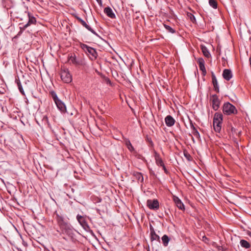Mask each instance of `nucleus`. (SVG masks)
<instances>
[{
  "instance_id": "nucleus-19",
  "label": "nucleus",
  "mask_w": 251,
  "mask_h": 251,
  "mask_svg": "<svg viewBox=\"0 0 251 251\" xmlns=\"http://www.w3.org/2000/svg\"><path fill=\"white\" fill-rule=\"evenodd\" d=\"M76 219L79 222V223L83 227L86 226L87 223L84 218V217L81 215H77L76 216Z\"/></svg>"
},
{
  "instance_id": "nucleus-34",
  "label": "nucleus",
  "mask_w": 251,
  "mask_h": 251,
  "mask_svg": "<svg viewBox=\"0 0 251 251\" xmlns=\"http://www.w3.org/2000/svg\"><path fill=\"white\" fill-rule=\"evenodd\" d=\"M203 240L205 242H206L207 240H208V239L205 236L203 237Z\"/></svg>"
},
{
  "instance_id": "nucleus-25",
  "label": "nucleus",
  "mask_w": 251,
  "mask_h": 251,
  "mask_svg": "<svg viewBox=\"0 0 251 251\" xmlns=\"http://www.w3.org/2000/svg\"><path fill=\"white\" fill-rule=\"evenodd\" d=\"M164 26L168 32L171 33H175L176 32V30L172 28L170 26L166 24H164Z\"/></svg>"
},
{
  "instance_id": "nucleus-1",
  "label": "nucleus",
  "mask_w": 251,
  "mask_h": 251,
  "mask_svg": "<svg viewBox=\"0 0 251 251\" xmlns=\"http://www.w3.org/2000/svg\"><path fill=\"white\" fill-rule=\"evenodd\" d=\"M57 220L62 233L68 235L70 239H72L74 236V231L72 226L65 221L62 217L58 216Z\"/></svg>"
},
{
  "instance_id": "nucleus-26",
  "label": "nucleus",
  "mask_w": 251,
  "mask_h": 251,
  "mask_svg": "<svg viewBox=\"0 0 251 251\" xmlns=\"http://www.w3.org/2000/svg\"><path fill=\"white\" fill-rule=\"evenodd\" d=\"M209 5L213 8L216 9L217 7V3L215 0H209Z\"/></svg>"
},
{
  "instance_id": "nucleus-13",
  "label": "nucleus",
  "mask_w": 251,
  "mask_h": 251,
  "mask_svg": "<svg viewBox=\"0 0 251 251\" xmlns=\"http://www.w3.org/2000/svg\"><path fill=\"white\" fill-rule=\"evenodd\" d=\"M223 76L226 80H229L232 77V74L231 70L225 69L223 73Z\"/></svg>"
},
{
  "instance_id": "nucleus-31",
  "label": "nucleus",
  "mask_w": 251,
  "mask_h": 251,
  "mask_svg": "<svg viewBox=\"0 0 251 251\" xmlns=\"http://www.w3.org/2000/svg\"><path fill=\"white\" fill-rule=\"evenodd\" d=\"M184 155L186 158H187L188 159H189V157H190V155L187 152H184Z\"/></svg>"
},
{
  "instance_id": "nucleus-23",
  "label": "nucleus",
  "mask_w": 251,
  "mask_h": 251,
  "mask_svg": "<svg viewBox=\"0 0 251 251\" xmlns=\"http://www.w3.org/2000/svg\"><path fill=\"white\" fill-rule=\"evenodd\" d=\"M162 241L164 246H167L170 241V238L166 235H164L162 237Z\"/></svg>"
},
{
  "instance_id": "nucleus-17",
  "label": "nucleus",
  "mask_w": 251,
  "mask_h": 251,
  "mask_svg": "<svg viewBox=\"0 0 251 251\" xmlns=\"http://www.w3.org/2000/svg\"><path fill=\"white\" fill-rule=\"evenodd\" d=\"M56 106L62 112H64L66 110V106L63 102H62L60 100H57L55 102Z\"/></svg>"
},
{
  "instance_id": "nucleus-8",
  "label": "nucleus",
  "mask_w": 251,
  "mask_h": 251,
  "mask_svg": "<svg viewBox=\"0 0 251 251\" xmlns=\"http://www.w3.org/2000/svg\"><path fill=\"white\" fill-rule=\"evenodd\" d=\"M25 13L27 14V15L28 16V21L27 23H26V24H25L24 25V26L23 27V30H25L27 27H28L29 26H30L31 25H35L36 23V18L34 16L31 15L29 12H25Z\"/></svg>"
},
{
  "instance_id": "nucleus-36",
  "label": "nucleus",
  "mask_w": 251,
  "mask_h": 251,
  "mask_svg": "<svg viewBox=\"0 0 251 251\" xmlns=\"http://www.w3.org/2000/svg\"><path fill=\"white\" fill-rule=\"evenodd\" d=\"M98 3H101V0H96Z\"/></svg>"
},
{
  "instance_id": "nucleus-7",
  "label": "nucleus",
  "mask_w": 251,
  "mask_h": 251,
  "mask_svg": "<svg viewBox=\"0 0 251 251\" xmlns=\"http://www.w3.org/2000/svg\"><path fill=\"white\" fill-rule=\"evenodd\" d=\"M148 207L151 210H156L159 208V204L157 200H148L147 201Z\"/></svg>"
},
{
  "instance_id": "nucleus-20",
  "label": "nucleus",
  "mask_w": 251,
  "mask_h": 251,
  "mask_svg": "<svg viewBox=\"0 0 251 251\" xmlns=\"http://www.w3.org/2000/svg\"><path fill=\"white\" fill-rule=\"evenodd\" d=\"M133 176H135L139 181L142 182L144 180V177L142 174L141 173L134 172L133 173Z\"/></svg>"
},
{
  "instance_id": "nucleus-6",
  "label": "nucleus",
  "mask_w": 251,
  "mask_h": 251,
  "mask_svg": "<svg viewBox=\"0 0 251 251\" xmlns=\"http://www.w3.org/2000/svg\"><path fill=\"white\" fill-rule=\"evenodd\" d=\"M210 100L212 101L213 109L215 111L217 110L220 105V100L218 97L216 95H213L210 96Z\"/></svg>"
},
{
  "instance_id": "nucleus-27",
  "label": "nucleus",
  "mask_w": 251,
  "mask_h": 251,
  "mask_svg": "<svg viewBox=\"0 0 251 251\" xmlns=\"http://www.w3.org/2000/svg\"><path fill=\"white\" fill-rule=\"evenodd\" d=\"M126 145L127 146V147L128 148V149L130 151H133L134 150V148L133 147V146H132L130 142L129 141H127L126 142Z\"/></svg>"
},
{
  "instance_id": "nucleus-12",
  "label": "nucleus",
  "mask_w": 251,
  "mask_h": 251,
  "mask_svg": "<svg viewBox=\"0 0 251 251\" xmlns=\"http://www.w3.org/2000/svg\"><path fill=\"white\" fill-rule=\"evenodd\" d=\"M165 122L167 126L171 127L174 125L175 120L172 116L168 115L165 118Z\"/></svg>"
},
{
  "instance_id": "nucleus-22",
  "label": "nucleus",
  "mask_w": 251,
  "mask_h": 251,
  "mask_svg": "<svg viewBox=\"0 0 251 251\" xmlns=\"http://www.w3.org/2000/svg\"><path fill=\"white\" fill-rule=\"evenodd\" d=\"M201 50L203 55L207 58H209L211 55L206 47L204 46L201 47Z\"/></svg>"
},
{
  "instance_id": "nucleus-18",
  "label": "nucleus",
  "mask_w": 251,
  "mask_h": 251,
  "mask_svg": "<svg viewBox=\"0 0 251 251\" xmlns=\"http://www.w3.org/2000/svg\"><path fill=\"white\" fill-rule=\"evenodd\" d=\"M190 127L192 130V133L193 134V135L197 139H200V134L197 129L196 128V127L194 126L193 123H191L190 124Z\"/></svg>"
},
{
  "instance_id": "nucleus-11",
  "label": "nucleus",
  "mask_w": 251,
  "mask_h": 251,
  "mask_svg": "<svg viewBox=\"0 0 251 251\" xmlns=\"http://www.w3.org/2000/svg\"><path fill=\"white\" fill-rule=\"evenodd\" d=\"M103 11H104V13L108 17H109L111 19H115L116 18V15L111 7H110L109 6L106 7L105 8H104Z\"/></svg>"
},
{
  "instance_id": "nucleus-15",
  "label": "nucleus",
  "mask_w": 251,
  "mask_h": 251,
  "mask_svg": "<svg viewBox=\"0 0 251 251\" xmlns=\"http://www.w3.org/2000/svg\"><path fill=\"white\" fill-rule=\"evenodd\" d=\"M150 230H151V240L152 241H153V240L159 241L160 237L158 235H157L156 234L153 227L151 226H150Z\"/></svg>"
},
{
  "instance_id": "nucleus-30",
  "label": "nucleus",
  "mask_w": 251,
  "mask_h": 251,
  "mask_svg": "<svg viewBox=\"0 0 251 251\" xmlns=\"http://www.w3.org/2000/svg\"><path fill=\"white\" fill-rule=\"evenodd\" d=\"M199 68L200 70H201L203 72V73H206V69L204 65L199 66Z\"/></svg>"
},
{
  "instance_id": "nucleus-14",
  "label": "nucleus",
  "mask_w": 251,
  "mask_h": 251,
  "mask_svg": "<svg viewBox=\"0 0 251 251\" xmlns=\"http://www.w3.org/2000/svg\"><path fill=\"white\" fill-rule=\"evenodd\" d=\"M212 84L213 85L214 90L216 92L219 93V86L216 77L213 73H212Z\"/></svg>"
},
{
  "instance_id": "nucleus-28",
  "label": "nucleus",
  "mask_w": 251,
  "mask_h": 251,
  "mask_svg": "<svg viewBox=\"0 0 251 251\" xmlns=\"http://www.w3.org/2000/svg\"><path fill=\"white\" fill-rule=\"evenodd\" d=\"M198 63L199 66L204 65L205 64L204 60L202 58H199L198 59Z\"/></svg>"
},
{
  "instance_id": "nucleus-2",
  "label": "nucleus",
  "mask_w": 251,
  "mask_h": 251,
  "mask_svg": "<svg viewBox=\"0 0 251 251\" xmlns=\"http://www.w3.org/2000/svg\"><path fill=\"white\" fill-rule=\"evenodd\" d=\"M223 122V115L221 113H216L214 114L213 125L214 130L219 133L221 130Z\"/></svg>"
},
{
  "instance_id": "nucleus-9",
  "label": "nucleus",
  "mask_w": 251,
  "mask_h": 251,
  "mask_svg": "<svg viewBox=\"0 0 251 251\" xmlns=\"http://www.w3.org/2000/svg\"><path fill=\"white\" fill-rule=\"evenodd\" d=\"M77 20L80 23V24L85 27L87 29L91 32L93 34L96 36H98V34L89 25L87 24V23L83 20L80 17H77L76 18Z\"/></svg>"
},
{
  "instance_id": "nucleus-29",
  "label": "nucleus",
  "mask_w": 251,
  "mask_h": 251,
  "mask_svg": "<svg viewBox=\"0 0 251 251\" xmlns=\"http://www.w3.org/2000/svg\"><path fill=\"white\" fill-rule=\"evenodd\" d=\"M52 96L54 102L56 101L57 100H59L57 95L54 92H52Z\"/></svg>"
},
{
  "instance_id": "nucleus-3",
  "label": "nucleus",
  "mask_w": 251,
  "mask_h": 251,
  "mask_svg": "<svg viewBox=\"0 0 251 251\" xmlns=\"http://www.w3.org/2000/svg\"><path fill=\"white\" fill-rule=\"evenodd\" d=\"M223 112L225 115H231L232 114H236L237 113V110L233 105L229 102H226L223 105Z\"/></svg>"
},
{
  "instance_id": "nucleus-21",
  "label": "nucleus",
  "mask_w": 251,
  "mask_h": 251,
  "mask_svg": "<svg viewBox=\"0 0 251 251\" xmlns=\"http://www.w3.org/2000/svg\"><path fill=\"white\" fill-rule=\"evenodd\" d=\"M241 246L245 249H249L250 247V243L245 240H241L240 242Z\"/></svg>"
},
{
  "instance_id": "nucleus-4",
  "label": "nucleus",
  "mask_w": 251,
  "mask_h": 251,
  "mask_svg": "<svg viewBox=\"0 0 251 251\" xmlns=\"http://www.w3.org/2000/svg\"><path fill=\"white\" fill-rule=\"evenodd\" d=\"M60 76L62 80L66 83H69L72 81V76L68 69L63 68L61 69Z\"/></svg>"
},
{
  "instance_id": "nucleus-24",
  "label": "nucleus",
  "mask_w": 251,
  "mask_h": 251,
  "mask_svg": "<svg viewBox=\"0 0 251 251\" xmlns=\"http://www.w3.org/2000/svg\"><path fill=\"white\" fill-rule=\"evenodd\" d=\"M69 61L74 64H78V63L76 60L75 55H71L69 57Z\"/></svg>"
},
{
  "instance_id": "nucleus-33",
  "label": "nucleus",
  "mask_w": 251,
  "mask_h": 251,
  "mask_svg": "<svg viewBox=\"0 0 251 251\" xmlns=\"http://www.w3.org/2000/svg\"><path fill=\"white\" fill-rule=\"evenodd\" d=\"M19 90H20V92H22V93H23V89L22 88V86L21 85V86L19 85Z\"/></svg>"
},
{
  "instance_id": "nucleus-5",
  "label": "nucleus",
  "mask_w": 251,
  "mask_h": 251,
  "mask_svg": "<svg viewBox=\"0 0 251 251\" xmlns=\"http://www.w3.org/2000/svg\"><path fill=\"white\" fill-rule=\"evenodd\" d=\"M80 47L82 48V49L84 51L91 54L93 58H96L97 53L95 49L89 47L84 44H81Z\"/></svg>"
},
{
  "instance_id": "nucleus-16",
  "label": "nucleus",
  "mask_w": 251,
  "mask_h": 251,
  "mask_svg": "<svg viewBox=\"0 0 251 251\" xmlns=\"http://www.w3.org/2000/svg\"><path fill=\"white\" fill-rule=\"evenodd\" d=\"M154 157L155 160V163L157 166H162L164 164L160 156V155L157 153L156 151L154 152Z\"/></svg>"
},
{
  "instance_id": "nucleus-35",
  "label": "nucleus",
  "mask_w": 251,
  "mask_h": 251,
  "mask_svg": "<svg viewBox=\"0 0 251 251\" xmlns=\"http://www.w3.org/2000/svg\"><path fill=\"white\" fill-rule=\"evenodd\" d=\"M44 120H46V121H48V118L47 117H44Z\"/></svg>"
},
{
  "instance_id": "nucleus-32",
  "label": "nucleus",
  "mask_w": 251,
  "mask_h": 251,
  "mask_svg": "<svg viewBox=\"0 0 251 251\" xmlns=\"http://www.w3.org/2000/svg\"><path fill=\"white\" fill-rule=\"evenodd\" d=\"M163 169V170L164 171L165 173L166 174H167L168 173V171L167 170L166 168V167L165 166V165L164 164L163 166H161Z\"/></svg>"
},
{
  "instance_id": "nucleus-10",
  "label": "nucleus",
  "mask_w": 251,
  "mask_h": 251,
  "mask_svg": "<svg viewBox=\"0 0 251 251\" xmlns=\"http://www.w3.org/2000/svg\"><path fill=\"white\" fill-rule=\"evenodd\" d=\"M173 201L175 203L176 206L181 210H184L185 209V207L182 201L178 198V197L176 196L173 197Z\"/></svg>"
}]
</instances>
